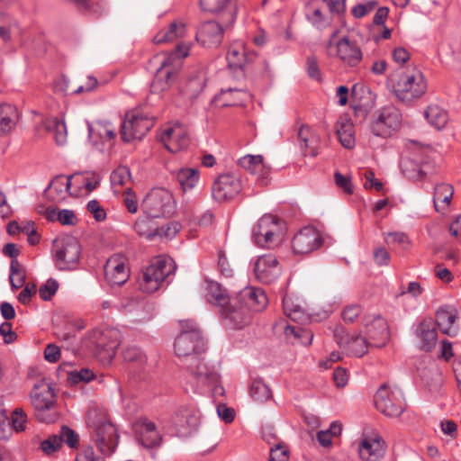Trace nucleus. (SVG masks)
<instances>
[{
    "instance_id": "f257e3e1",
    "label": "nucleus",
    "mask_w": 461,
    "mask_h": 461,
    "mask_svg": "<svg viewBox=\"0 0 461 461\" xmlns=\"http://www.w3.org/2000/svg\"><path fill=\"white\" fill-rule=\"evenodd\" d=\"M388 85L397 99L404 104H410L420 98L427 90L425 77L416 68L410 72L403 68L395 70L388 77Z\"/></svg>"
},
{
    "instance_id": "f03ea898",
    "label": "nucleus",
    "mask_w": 461,
    "mask_h": 461,
    "mask_svg": "<svg viewBox=\"0 0 461 461\" xmlns=\"http://www.w3.org/2000/svg\"><path fill=\"white\" fill-rule=\"evenodd\" d=\"M236 17V8H230L224 10L217 20L202 23L195 33L196 41L204 48H217L222 41L225 30L233 25Z\"/></svg>"
},
{
    "instance_id": "7ed1b4c3",
    "label": "nucleus",
    "mask_w": 461,
    "mask_h": 461,
    "mask_svg": "<svg viewBox=\"0 0 461 461\" xmlns=\"http://www.w3.org/2000/svg\"><path fill=\"white\" fill-rule=\"evenodd\" d=\"M56 392L46 379L37 382L31 392V400L36 411V418L41 422L52 423L57 414L51 411L56 403Z\"/></svg>"
},
{
    "instance_id": "20e7f679",
    "label": "nucleus",
    "mask_w": 461,
    "mask_h": 461,
    "mask_svg": "<svg viewBox=\"0 0 461 461\" xmlns=\"http://www.w3.org/2000/svg\"><path fill=\"white\" fill-rule=\"evenodd\" d=\"M258 291L259 288L245 287L233 297L231 311L225 312L231 328L241 329L250 321L251 305Z\"/></svg>"
},
{
    "instance_id": "39448f33",
    "label": "nucleus",
    "mask_w": 461,
    "mask_h": 461,
    "mask_svg": "<svg viewBox=\"0 0 461 461\" xmlns=\"http://www.w3.org/2000/svg\"><path fill=\"white\" fill-rule=\"evenodd\" d=\"M142 212L153 217H170L176 211L173 194L166 188H152L140 204Z\"/></svg>"
},
{
    "instance_id": "423d86ee",
    "label": "nucleus",
    "mask_w": 461,
    "mask_h": 461,
    "mask_svg": "<svg viewBox=\"0 0 461 461\" xmlns=\"http://www.w3.org/2000/svg\"><path fill=\"white\" fill-rule=\"evenodd\" d=\"M176 270L171 258L158 257L143 272L141 289L146 293H154Z\"/></svg>"
},
{
    "instance_id": "0eeeda50",
    "label": "nucleus",
    "mask_w": 461,
    "mask_h": 461,
    "mask_svg": "<svg viewBox=\"0 0 461 461\" xmlns=\"http://www.w3.org/2000/svg\"><path fill=\"white\" fill-rule=\"evenodd\" d=\"M187 55L188 49L177 46L174 53L164 58L154 79V84H158L160 90L168 88L176 81L182 68V59Z\"/></svg>"
},
{
    "instance_id": "6e6552de",
    "label": "nucleus",
    "mask_w": 461,
    "mask_h": 461,
    "mask_svg": "<svg viewBox=\"0 0 461 461\" xmlns=\"http://www.w3.org/2000/svg\"><path fill=\"white\" fill-rule=\"evenodd\" d=\"M376 409L388 417L400 416L405 408L401 392L390 390L386 384H382L375 394Z\"/></svg>"
},
{
    "instance_id": "1a4fd4ad",
    "label": "nucleus",
    "mask_w": 461,
    "mask_h": 461,
    "mask_svg": "<svg viewBox=\"0 0 461 461\" xmlns=\"http://www.w3.org/2000/svg\"><path fill=\"white\" fill-rule=\"evenodd\" d=\"M80 255L81 245L77 239L71 236L62 239L55 252L58 269L62 271L76 269Z\"/></svg>"
},
{
    "instance_id": "9d476101",
    "label": "nucleus",
    "mask_w": 461,
    "mask_h": 461,
    "mask_svg": "<svg viewBox=\"0 0 461 461\" xmlns=\"http://www.w3.org/2000/svg\"><path fill=\"white\" fill-rule=\"evenodd\" d=\"M174 348L178 357L191 358L206 351L207 340L203 333L181 332L175 339Z\"/></svg>"
},
{
    "instance_id": "9b49d317",
    "label": "nucleus",
    "mask_w": 461,
    "mask_h": 461,
    "mask_svg": "<svg viewBox=\"0 0 461 461\" xmlns=\"http://www.w3.org/2000/svg\"><path fill=\"white\" fill-rule=\"evenodd\" d=\"M280 219L272 214L263 215L252 229V240L261 248H270L276 243L275 237L279 231Z\"/></svg>"
},
{
    "instance_id": "f8f14e48",
    "label": "nucleus",
    "mask_w": 461,
    "mask_h": 461,
    "mask_svg": "<svg viewBox=\"0 0 461 461\" xmlns=\"http://www.w3.org/2000/svg\"><path fill=\"white\" fill-rule=\"evenodd\" d=\"M242 181L235 173L220 175L212 185L213 200L222 203L234 198L242 190Z\"/></svg>"
},
{
    "instance_id": "ddd939ff",
    "label": "nucleus",
    "mask_w": 461,
    "mask_h": 461,
    "mask_svg": "<svg viewBox=\"0 0 461 461\" xmlns=\"http://www.w3.org/2000/svg\"><path fill=\"white\" fill-rule=\"evenodd\" d=\"M153 125L154 121L152 118L140 113H133L129 119L122 122L121 138L124 142L141 140Z\"/></svg>"
},
{
    "instance_id": "4468645a",
    "label": "nucleus",
    "mask_w": 461,
    "mask_h": 461,
    "mask_svg": "<svg viewBox=\"0 0 461 461\" xmlns=\"http://www.w3.org/2000/svg\"><path fill=\"white\" fill-rule=\"evenodd\" d=\"M401 124V114L393 107H384L377 112V116L372 122V132L382 138L390 137Z\"/></svg>"
},
{
    "instance_id": "2eb2a0df",
    "label": "nucleus",
    "mask_w": 461,
    "mask_h": 461,
    "mask_svg": "<svg viewBox=\"0 0 461 461\" xmlns=\"http://www.w3.org/2000/svg\"><path fill=\"white\" fill-rule=\"evenodd\" d=\"M365 334L373 347L382 348L390 339V331L387 321L380 314L366 316Z\"/></svg>"
},
{
    "instance_id": "dca6fc26",
    "label": "nucleus",
    "mask_w": 461,
    "mask_h": 461,
    "mask_svg": "<svg viewBox=\"0 0 461 461\" xmlns=\"http://www.w3.org/2000/svg\"><path fill=\"white\" fill-rule=\"evenodd\" d=\"M205 299L206 301L220 309V313L222 319L228 321V317L225 312L231 311L233 297L230 296L228 290L217 281L205 278Z\"/></svg>"
},
{
    "instance_id": "f3484780",
    "label": "nucleus",
    "mask_w": 461,
    "mask_h": 461,
    "mask_svg": "<svg viewBox=\"0 0 461 461\" xmlns=\"http://www.w3.org/2000/svg\"><path fill=\"white\" fill-rule=\"evenodd\" d=\"M170 429L180 438L190 436L198 425V417L189 409H178L170 419Z\"/></svg>"
},
{
    "instance_id": "a211bd4d",
    "label": "nucleus",
    "mask_w": 461,
    "mask_h": 461,
    "mask_svg": "<svg viewBox=\"0 0 461 461\" xmlns=\"http://www.w3.org/2000/svg\"><path fill=\"white\" fill-rule=\"evenodd\" d=\"M322 244L319 231L312 227H305L297 232L292 240V249L295 254H308Z\"/></svg>"
},
{
    "instance_id": "6ab92c4d",
    "label": "nucleus",
    "mask_w": 461,
    "mask_h": 461,
    "mask_svg": "<svg viewBox=\"0 0 461 461\" xmlns=\"http://www.w3.org/2000/svg\"><path fill=\"white\" fill-rule=\"evenodd\" d=\"M253 271L259 282L271 284L280 276L282 269L275 256L264 255L255 261Z\"/></svg>"
},
{
    "instance_id": "aec40b11",
    "label": "nucleus",
    "mask_w": 461,
    "mask_h": 461,
    "mask_svg": "<svg viewBox=\"0 0 461 461\" xmlns=\"http://www.w3.org/2000/svg\"><path fill=\"white\" fill-rule=\"evenodd\" d=\"M187 368L193 379L195 381L197 387H201L203 384H213L219 382L220 375L218 373L215 372L213 367L208 366L200 355L194 356L190 358Z\"/></svg>"
},
{
    "instance_id": "412c9836",
    "label": "nucleus",
    "mask_w": 461,
    "mask_h": 461,
    "mask_svg": "<svg viewBox=\"0 0 461 461\" xmlns=\"http://www.w3.org/2000/svg\"><path fill=\"white\" fill-rule=\"evenodd\" d=\"M206 78L202 71H194L190 74L179 86V94L184 99L193 104L203 91Z\"/></svg>"
},
{
    "instance_id": "4be33fe9",
    "label": "nucleus",
    "mask_w": 461,
    "mask_h": 461,
    "mask_svg": "<svg viewBox=\"0 0 461 461\" xmlns=\"http://www.w3.org/2000/svg\"><path fill=\"white\" fill-rule=\"evenodd\" d=\"M337 56L343 64L349 67H357L362 60L363 54L356 42L348 36L342 37L337 43Z\"/></svg>"
},
{
    "instance_id": "5701e85b",
    "label": "nucleus",
    "mask_w": 461,
    "mask_h": 461,
    "mask_svg": "<svg viewBox=\"0 0 461 461\" xmlns=\"http://www.w3.org/2000/svg\"><path fill=\"white\" fill-rule=\"evenodd\" d=\"M104 270L105 279L111 285H122L130 276L124 261L118 256L108 258Z\"/></svg>"
},
{
    "instance_id": "b1692460",
    "label": "nucleus",
    "mask_w": 461,
    "mask_h": 461,
    "mask_svg": "<svg viewBox=\"0 0 461 461\" xmlns=\"http://www.w3.org/2000/svg\"><path fill=\"white\" fill-rule=\"evenodd\" d=\"M416 337L420 339V348L425 352H430L438 341V332L430 320H423L417 326Z\"/></svg>"
},
{
    "instance_id": "393cba45",
    "label": "nucleus",
    "mask_w": 461,
    "mask_h": 461,
    "mask_svg": "<svg viewBox=\"0 0 461 461\" xmlns=\"http://www.w3.org/2000/svg\"><path fill=\"white\" fill-rule=\"evenodd\" d=\"M456 320V310L450 305L440 306L436 312V324L440 329L441 332L449 336L455 337L457 334V330L453 327Z\"/></svg>"
},
{
    "instance_id": "a878e982",
    "label": "nucleus",
    "mask_w": 461,
    "mask_h": 461,
    "mask_svg": "<svg viewBox=\"0 0 461 461\" xmlns=\"http://www.w3.org/2000/svg\"><path fill=\"white\" fill-rule=\"evenodd\" d=\"M326 0H310L305 5V17L315 28L323 30L330 23L321 12L322 6L325 5Z\"/></svg>"
},
{
    "instance_id": "bb28decb",
    "label": "nucleus",
    "mask_w": 461,
    "mask_h": 461,
    "mask_svg": "<svg viewBox=\"0 0 461 461\" xmlns=\"http://www.w3.org/2000/svg\"><path fill=\"white\" fill-rule=\"evenodd\" d=\"M159 140L164 144L165 148L171 153H176L177 151L186 148L189 142L185 133L181 131H177L173 128L166 129L162 132Z\"/></svg>"
},
{
    "instance_id": "cd10ccee",
    "label": "nucleus",
    "mask_w": 461,
    "mask_h": 461,
    "mask_svg": "<svg viewBox=\"0 0 461 461\" xmlns=\"http://www.w3.org/2000/svg\"><path fill=\"white\" fill-rule=\"evenodd\" d=\"M139 440L144 447L153 448L161 445L162 435L157 430L153 421L144 419L140 421Z\"/></svg>"
},
{
    "instance_id": "c85d7f7f",
    "label": "nucleus",
    "mask_w": 461,
    "mask_h": 461,
    "mask_svg": "<svg viewBox=\"0 0 461 461\" xmlns=\"http://www.w3.org/2000/svg\"><path fill=\"white\" fill-rule=\"evenodd\" d=\"M19 119L20 113L14 105L0 104V136L10 133L15 128Z\"/></svg>"
},
{
    "instance_id": "c756f323",
    "label": "nucleus",
    "mask_w": 461,
    "mask_h": 461,
    "mask_svg": "<svg viewBox=\"0 0 461 461\" xmlns=\"http://www.w3.org/2000/svg\"><path fill=\"white\" fill-rule=\"evenodd\" d=\"M358 452L363 461H377L384 453L383 441L380 438H365L359 445Z\"/></svg>"
},
{
    "instance_id": "7c9ffc66",
    "label": "nucleus",
    "mask_w": 461,
    "mask_h": 461,
    "mask_svg": "<svg viewBox=\"0 0 461 461\" xmlns=\"http://www.w3.org/2000/svg\"><path fill=\"white\" fill-rule=\"evenodd\" d=\"M149 213L142 212L135 221L134 230L140 236H145L148 240H152L158 233V225L156 219Z\"/></svg>"
},
{
    "instance_id": "2f4dec72",
    "label": "nucleus",
    "mask_w": 461,
    "mask_h": 461,
    "mask_svg": "<svg viewBox=\"0 0 461 461\" xmlns=\"http://www.w3.org/2000/svg\"><path fill=\"white\" fill-rule=\"evenodd\" d=\"M336 133L344 148H354L356 142L354 137V125L350 119L347 117H340L337 122Z\"/></svg>"
},
{
    "instance_id": "473e14b6",
    "label": "nucleus",
    "mask_w": 461,
    "mask_h": 461,
    "mask_svg": "<svg viewBox=\"0 0 461 461\" xmlns=\"http://www.w3.org/2000/svg\"><path fill=\"white\" fill-rule=\"evenodd\" d=\"M454 194V188L449 184H438L434 187L433 202L437 212L444 211L450 203Z\"/></svg>"
},
{
    "instance_id": "72a5a7b5",
    "label": "nucleus",
    "mask_w": 461,
    "mask_h": 461,
    "mask_svg": "<svg viewBox=\"0 0 461 461\" xmlns=\"http://www.w3.org/2000/svg\"><path fill=\"white\" fill-rule=\"evenodd\" d=\"M119 440L116 428L110 422L103 424L97 429V443L103 451V447L114 448Z\"/></svg>"
},
{
    "instance_id": "f704fd0d",
    "label": "nucleus",
    "mask_w": 461,
    "mask_h": 461,
    "mask_svg": "<svg viewBox=\"0 0 461 461\" xmlns=\"http://www.w3.org/2000/svg\"><path fill=\"white\" fill-rule=\"evenodd\" d=\"M254 53H247L242 46L230 47L227 52L226 59L230 68L243 69L245 65L254 58Z\"/></svg>"
},
{
    "instance_id": "c9c22d12",
    "label": "nucleus",
    "mask_w": 461,
    "mask_h": 461,
    "mask_svg": "<svg viewBox=\"0 0 461 461\" xmlns=\"http://www.w3.org/2000/svg\"><path fill=\"white\" fill-rule=\"evenodd\" d=\"M176 179L184 192L194 188L200 179V173L197 168L183 167L176 175Z\"/></svg>"
},
{
    "instance_id": "e433bc0d",
    "label": "nucleus",
    "mask_w": 461,
    "mask_h": 461,
    "mask_svg": "<svg viewBox=\"0 0 461 461\" xmlns=\"http://www.w3.org/2000/svg\"><path fill=\"white\" fill-rule=\"evenodd\" d=\"M316 137L312 133L308 126L302 125L298 131V141L304 156L316 157L318 150L312 146L316 142Z\"/></svg>"
},
{
    "instance_id": "4c0bfd02",
    "label": "nucleus",
    "mask_w": 461,
    "mask_h": 461,
    "mask_svg": "<svg viewBox=\"0 0 461 461\" xmlns=\"http://www.w3.org/2000/svg\"><path fill=\"white\" fill-rule=\"evenodd\" d=\"M90 139H99L102 142L112 140L116 137L115 129L109 122H98L95 126H88Z\"/></svg>"
},
{
    "instance_id": "58836bf2",
    "label": "nucleus",
    "mask_w": 461,
    "mask_h": 461,
    "mask_svg": "<svg viewBox=\"0 0 461 461\" xmlns=\"http://www.w3.org/2000/svg\"><path fill=\"white\" fill-rule=\"evenodd\" d=\"M424 115L429 123L438 130L444 128L447 122V114L437 105L429 106Z\"/></svg>"
},
{
    "instance_id": "ea45409f",
    "label": "nucleus",
    "mask_w": 461,
    "mask_h": 461,
    "mask_svg": "<svg viewBox=\"0 0 461 461\" xmlns=\"http://www.w3.org/2000/svg\"><path fill=\"white\" fill-rule=\"evenodd\" d=\"M62 177L63 176H57L44 190L45 195L51 202H61L66 198L68 193L64 189L65 185L61 180Z\"/></svg>"
},
{
    "instance_id": "a19ab883",
    "label": "nucleus",
    "mask_w": 461,
    "mask_h": 461,
    "mask_svg": "<svg viewBox=\"0 0 461 461\" xmlns=\"http://www.w3.org/2000/svg\"><path fill=\"white\" fill-rule=\"evenodd\" d=\"M118 337V331L111 330L103 333L102 338L98 341V347H102L109 357H113L115 355V351L120 346Z\"/></svg>"
},
{
    "instance_id": "79ce46f5",
    "label": "nucleus",
    "mask_w": 461,
    "mask_h": 461,
    "mask_svg": "<svg viewBox=\"0 0 461 461\" xmlns=\"http://www.w3.org/2000/svg\"><path fill=\"white\" fill-rule=\"evenodd\" d=\"M368 347H373L370 340L366 336L362 337L360 335L350 336L349 342L346 346L357 357H363L367 352Z\"/></svg>"
},
{
    "instance_id": "37998d69",
    "label": "nucleus",
    "mask_w": 461,
    "mask_h": 461,
    "mask_svg": "<svg viewBox=\"0 0 461 461\" xmlns=\"http://www.w3.org/2000/svg\"><path fill=\"white\" fill-rule=\"evenodd\" d=\"M251 397L258 402H265L271 397V390L262 379L254 380L249 387Z\"/></svg>"
},
{
    "instance_id": "c03bdc74",
    "label": "nucleus",
    "mask_w": 461,
    "mask_h": 461,
    "mask_svg": "<svg viewBox=\"0 0 461 461\" xmlns=\"http://www.w3.org/2000/svg\"><path fill=\"white\" fill-rule=\"evenodd\" d=\"M263 160L261 155H247L239 159V165L254 175L258 172V169H264Z\"/></svg>"
},
{
    "instance_id": "a18cd8bd",
    "label": "nucleus",
    "mask_w": 461,
    "mask_h": 461,
    "mask_svg": "<svg viewBox=\"0 0 461 461\" xmlns=\"http://www.w3.org/2000/svg\"><path fill=\"white\" fill-rule=\"evenodd\" d=\"M282 304L285 314L292 321H297L303 317V311L301 305L294 303L287 294L284 295Z\"/></svg>"
},
{
    "instance_id": "49530a36",
    "label": "nucleus",
    "mask_w": 461,
    "mask_h": 461,
    "mask_svg": "<svg viewBox=\"0 0 461 461\" xmlns=\"http://www.w3.org/2000/svg\"><path fill=\"white\" fill-rule=\"evenodd\" d=\"M286 337L293 335L295 339H298L303 345L308 346L312 343L313 339L312 332L304 328L287 325L285 330Z\"/></svg>"
},
{
    "instance_id": "de8ad7c7",
    "label": "nucleus",
    "mask_w": 461,
    "mask_h": 461,
    "mask_svg": "<svg viewBox=\"0 0 461 461\" xmlns=\"http://www.w3.org/2000/svg\"><path fill=\"white\" fill-rule=\"evenodd\" d=\"M202 10L216 14L217 16L226 9L234 8L229 5V0H200Z\"/></svg>"
},
{
    "instance_id": "09e8293b",
    "label": "nucleus",
    "mask_w": 461,
    "mask_h": 461,
    "mask_svg": "<svg viewBox=\"0 0 461 461\" xmlns=\"http://www.w3.org/2000/svg\"><path fill=\"white\" fill-rule=\"evenodd\" d=\"M60 438V447L65 443L71 448L77 447L79 444V436L72 429L68 426H62L59 434H57Z\"/></svg>"
},
{
    "instance_id": "8fccbe9b",
    "label": "nucleus",
    "mask_w": 461,
    "mask_h": 461,
    "mask_svg": "<svg viewBox=\"0 0 461 461\" xmlns=\"http://www.w3.org/2000/svg\"><path fill=\"white\" fill-rule=\"evenodd\" d=\"M124 361L137 363L142 366L146 362V356L141 349L136 346L128 347L122 353Z\"/></svg>"
},
{
    "instance_id": "3c124183",
    "label": "nucleus",
    "mask_w": 461,
    "mask_h": 461,
    "mask_svg": "<svg viewBox=\"0 0 461 461\" xmlns=\"http://www.w3.org/2000/svg\"><path fill=\"white\" fill-rule=\"evenodd\" d=\"M59 282L54 278H49L39 289V295L43 301H50L59 289Z\"/></svg>"
},
{
    "instance_id": "603ef678",
    "label": "nucleus",
    "mask_w": 461,
    "mask_h": 461,
    "mask_svg": "<svg viewBox=\"0 0 461 461\" xmlns=\"http://www.w3.org/2000/svg\"><path fill=\"white\" fill-rule=\"evenodd\" d=\"M110 179L113 185H125L131 179L130 168L126 166L118 167L112 172Z\"/></svg>"
},
{
    "instance_id": "864d4df0",
    "label": "nucleus",
    "mask_w": 461,
    "mask_h": 461,
    "mask_svg": "<svg viewBox=\"0 0 461 461\" xmlns=\"http://www.w3.org/2000/svg\"><path fill=\"white\" fill-rule=\"evenodd\" d=\"M289 451L283 441H279L270 448L269 461H288Z\"/></svg>"
},
{
    "instance_id": "5fc2aeb1",
    "label": "nucleus",
    "mask_w": 461,
    "mask_h": 461,
    "mask_svg": "<svg viewBox=\"0 0 461 461\" xmlns=\"http://www.w3.org/2000/svg\"><path fill=\"white\" fill-rule=\"evenodd\" d=\"M95 377L94 373L87 369L82 368L80 371H72L68 374V382L71 384H77L78 383L84 382L87 383L93 380Z\"/></svg>"
},
{
    "instance_id": "6e6d98bb",
    "label": "nucleus",
    "mask_w": 461,
    "mask_h": 461,
    "mask_svg": "<svg viewBox=\"0 0 461 461\" xmlns=\"http://www.w3.org/2000/svg\"><path fill=\"white\" fill-rule=\"evenodd\" d=\"M60 447V438L57 434H53L41 442V449L46 455H51Z\"/></svg>"
},
{
    "instance_id": "4d7b16f0",
    "label": "nucleus",
    "mask_w": 461,
    "mask_h": 461,
    "mask_svg": "<svg viewBox=\"0 0 461 461\" xmlns=\"http://www.w3.org/2000/svg\"><path fill=\"white\" fill-rule=\"evenodd\" d=\"M123 204L130 213H136L139 209L138 199L135 192L131 188H127L123 194Z\"/></svg>"
},
{
    "instance_id": "13d9d810",
    "label": "nucleus",
    "mask_w": 461,
    "mask_h": 461,
    "mask_svg": "<svg viewBox=\"0 0 461 461\" xmlns=\"http://www.w3.org/2000/svg\"><path fill=\"white\" fill-rule=\"evenodd\" d=\"M27 422V416L22 408H16L12 413V426L16 432L23 431Z\"/></svg>"
},
{
    "instance_id": "bf43d9fd",
    "label": "nucleus",
    "mask_w": 461,
    "mask_h": 461,
    "mask_svg": "<svg viewBox=\"0 0 461 461\" xmlns=\"http://www.w3.org/2000/svg\"><path fill=\"white\" fill-rule=\"evenodd\" d=\"M86 209L96 221H104L106 219V212L97 200H90L86 204Z\"/></svg>"
},
{
    "instance_id": "052dcab7",
    "label": "nucleus",
    "mask_w": 461,
    "mask_h": 461,
    "mask_svg": "<svg viewBox=\"0 0 461 461\" xmlns=\"http://www.w3.org/2000/svg\"><path fill=\"white\" fill-rule=\"evenodd\" d=\"M362 312V307L359 304H350L344 308L342 318L344 321L353 323Z\"/></svg>"
},
{
    "instance_id": "680f3d73",
    "label": "nucleus",
    "mask_w": 461,
    "mask_h": 461,
    "mask_svg": "<svg viewBox=\"0 0 461 461\" xmlns=\"http://www.w3.org/2000/svg\"><path fill=\"white\" fill-rule=\"evenodd\" d=\"M376 5H377V2L374 1V0L368 1L366 4H358L352 8V10H351L352 15L355 18H362L366 14L372 12L375 8Z\"/></svg>"
},
{
    "instance_id": "e2e57ef3",
    "label": "nucleus",
    "mask_w": 461,
    "mask_h": 461,
    "mask_svg": "<svg viewBox=\"0 0 461 461\" xmlns=\"http://www.w3.org/2000/svg\"><path fill=\"white\" fill-rule=\"evenodd\" d=\"M180 230V224L177 221H171L161 227L158 226L157 236L172 239Z\"/></svg>"
},
{
    "instance_id": "0e129e2a",
    "label": "nucleus",
    "mask_w": 461,
    "mask_h": 461,
    "mask_svg": "<svg viewBox=\"0 0 461 461\" xmlns=\"http://www.w3.org/2000/svg\"><path fill=\"white\" fill-rule=\"evenodd\" d=\"M335 184L348 194L353 193L352 184L350 177L345 176L339 171L334 174Z\"/></svg>"
},
{
    "instance_id": "69168bd1",
    "label": "nucleus",
    "mask_w": 461,
    "mask_h": 461,
    "mask_svg": "<svg viewBox=\"0 0 461 461\" xmlns=\"http://www.w3.org/2000/svg\"><path fill=\"white\" fill-rule=\"evenodd\" d=\"M218 269L221 275L225 277H231L233 275V270L223 251H219L218 253Z\"/></svg>"
},
{
    "instance_id": "338daca9",
    "label": "nucleus",
    "mask_w": 461,
    "mask_h": 461,
    "mask_svg": "<svg viewBox=\"0 0 461 461\" xmlns=\"http://www.w3.org/2000/svg\"><path fill=\"white\" fill-rule=\"evenodd\" d=\"M57 221L62 225L73 226L77 223L74 212L68 209H62L58 212Z\"/></svg>"
},
{
    "instance_id": "774afa93",
    "label": "nucleus",
    "mask_w": 461,
    "mask_h": 461,
    "mask_svg": "<svg viewBox=\"0 0 461 461\" xmlns=\"http://www.w3.org/2000/svg\"><path fill=\"white\" fill-rule=\"evenodd\" d=\"M217 414L225 423H230L234 420L235 411L232 408L224 403H219L216 408Z\"/></svg>"
}]
</instances>
